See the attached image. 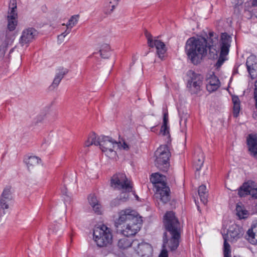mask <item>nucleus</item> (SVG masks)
I'll return each instance as SVG.
<instances>
[{"label": "nucleus", "instance_id": "obj_1", "mask_svg": "<svg viewBox=\"0 0 257 257\" xmlns=\"http://www.w3.org/2000/svg\"><path fill=\"white\" fill-rule=\"evenodd\" d=\"M231 37L226 33H222L219 41L218 36L213 32L209 33L207 40L204 38H190L186 44L185 50L188 58L194 64L201 62L209 49V57L211 59L218 58L216 66L219 68L226 60L230 44Z\"/></svg>", "mask_w": 257, "mask_h": 257}, {"label": "nucleus", "instance_id": "obj_2", "mask_svg": "<svg viewBox=\"0 0 257 257\" xmlns=\"http://www.w3.org/2000/svg\"><path fill=\"white\" fill-rule=\"evenodd\" d=\"M164 224L166 229L169 232L170 237L164 233L163 237V244L161 252L159 257H168V251L166 247L171 251L175 250L179 244L180 238L181 227L178 220L172 211L167 212L164 218Z\"/></svg>", "mask_w": 257, "mask_h": 257}, {"label": "nucleus", "instance_id": "obj_3", "mask_svg": "<svg viewBox=\"0 0 257 257\" xmlns=\"http://www.w3.org/2000/svg\"><path fill=\"white\" fill-rule=\"evenodd\" d=\"M150 181L154 184L155 189L154 195L157 201L164 204L167 203L170 199V190L166 184V177L159 173H154L151 175Z\"/></svg>", "mask_w": 257, "mask_h": 257}, {"label": "nucleus", "instance_id": "obj_4", "mask_svg": "<svg viewBox=\"0 0 257 257\" xmlns=\"http://www.w3.org/2000/svg\"><path fill=\"white\" fill-rule=\"evenodd\" d=\"M93 238L98 246H105L112 242L111 230L105 225L96 228L93 231Z\"/></svg>", "mask_w": 257, "mask_h": 257}, {"label": "nucleus", "instance_id": "obj_5", "mask_svg": "<svg viewBox=\"0 0 257 257\" xmlns=\"http://www.w3.org/2000/svg\"><path fill=\"white\" fill-rule=\"evenodd\" d=\"M136 221H142L141 217L136 210L131 208L123 209L118 212L117 217L115 219V226L118 228L127 222Z\"/></svg>", "mask_w": 257, "mask_h": 257}, {"label": "nucleus", "instance_id": "obj_6", "mask_svg": "<svg viewBox=\"0 0 257 257\" xmlns=\"http://www.w3.org/2000/svg\"><path fill=\"white\" fill-rule=\"evenodd\" d=\"M155 165L163 171H167L169 166L170 153L166 145L161 146L156 151Z\"/></svg>", "mask_w": 257, "mask_h": 257}, {"label": "nucleus", "instance_id": "obj_7", "mask_svg": "<svg viewBox=\"0 0 257 257\" xmlns=\"http://www.w3.org/2000/svg\"><path fill=\"white\" fill-rule=\"evenodd\" d=\"M120 145L111 138L103 136L100 140L98 146L108 157L113 158L116 154L115 150H117V147H120Z\"/></svg>", "mask_w": 257, "mask_h": 257}, {"label": "nucleus", "instance_id": "obj_8", "mask_svg": "<svg viewBox=\"0 0 257 257\" xmlns=\"http://www.w3.org/2000/svg\"><path fill=\"white\" fill-rule=\"evenodd\" d=\"M110 186L119 191H132V185L123 173L114 174L111 179Z\"/></svg>", "mask_w": 257, "mask_h": 257}, {"label": "nucleus", "instance_id": "obj_9", "mask_svg": "<svg viewBox=\"0 0 257 257\" xmlns=\"http://www.w3.org/2000/svg\"><path fill=\"white\" fill-rule=\"evenodd\" d=\"M13 190L10 186H6L0 197V221L2 217L6 214L14 200Z\"/></svg>", "mask_w": 257, "mask_h": 257}, {"label": "nucleus", "instance_id": "obj_10", "mask_svg": "<svg viewBox=\"0 0 257 257\" xmlns=\"http://www.w3.org/2000/svg\"><path fill=\"white\" fill-rule=\"evenodd\" d=\"M145 35L147 39L148 44L151 48H156L157 53L159 58L163 59L164 54L167 51L165 44L161 41L158 39H154L152 35L148 31H146Z\"/></svg>", "mask_w": 257, "mask_h": 257}, {"label": "nucleus", "instance_id": "obj_11", "mask_svg": "<svg viewBox=\"0 0 257 257\" xmlns=\"http://www.w3.org/2000/svg\"><path fill=\"white\" fill-rule=\"evenodd\" d=\"M9 9L7 16V27L10 31H13L16 29L18 24V14L15 0H11Z\"/></svg>", "mask_w": 257, "mask_h": 257}, {"label": "nucleus", "instance_id": "obj_12", "mask_svg": "<svg viewBox=\"0 0 257 257\" xmlns=\"http://www.w3.org/2000/svg\"><path fill=\"white\" fill-rule=\"evenodd\" d=\"M133 248L140 257H151L152 255L153 248L148 243H140L138 240H134Z\"/></svg>", "mask_w": 257, "mask_h": 257}, {"label": "nucleus", "instance_id": "obj_13", "mask_svg": "<svg viewBox=\"0 0 257 257\" xmlns=\"http://www.w3.org/2000/svg\"><path fill=\"white\" fill-rule=\"evenodd\" d=\"M142 222V220L131 221L120 226L121 233L126 236L135 235L140 230Z\"/></svg>", "mask_w": 257, "mask_h": 257}, {"label": "nucleus", "instance_id": "obj_14", "mask_svg": "<svg viewBox=\"0 0 257 257\" xmlns=\"http://www.w3.org/2000/svg\"><path fill=\"white\" fill-rule=\"evenodd\" d=\"M37 31L33 28L25 29L22 32L19 43L22 46L28 45L32 42L37 35Z\"/></svg>", "mask_w": 257, "mask_h": 257}, {"label": "nucleus", "instance_id": "obj_15", "mask_svg": "<svg viewBox=\"0 0 257 257\" xmlns=\"http://www.w3.org/2000/svg\"><path fill=\"white\" fill-rule=\"evenodd\" d=\"M190 80L188 81V86L190 89L192 93H197L200 88L202 84V77L193 71L189 72Z\"/></svg>", "mask_w": 257, "mask_h": 257}, {"label": "nucleus", "instance_id": "obj_16", "mask_svg": "<svg viewBox=\"0 0 257 257\" xmlns=\"http://www.w3.org/2000/svg\"><path fill=\"white\" fill-rule=\"evenodd\" d=\"M243 16L249 19L254 16L257 18V0H250L244 4Z\"/></svg>", "mask_w": 257, "mask_h": 257}, {"label": "nucleus", "instance_id": "obj_17", "mask_svg": "<svg viewBox=\"0 0 257 257\" xmlns=\"http://www.w3.org/2000/svg\"><path fill=\"white\" fill-rule=\"evenodd\" d=\"M246 65L251 78L253 79L257 75V58L256 56L253 55L249 56L246 60Z\"/></svg>", "mask_w": 257, "mask_h": 257}, {"label": "nucleus", "instance_id": "obj_18", "mask_svg": "<svg viewBox=\"0 0 257 257\" xmlns=\"http://www.w3.org/2000/svg\"><path fill=\"white\" fill-rule=\"evenodd\" d=\"M220 86V81L215 75L212 74L207 77L206 80V87L208 92H214L217 90Z\"/></svg>", "mask_w": 257, "mask_h": 257}, {"label": "nucleus", "instance_id": "obj_19", "mask_svg": "<svg viewBox=\"0 0 257 257\" xmlns=\"http://www.w3.org/2000/svg\"><path fill=\"white\" fill-rule=\"evenodd\" d=\"M248 150L251 155L257 158V136L249 135L247 140Z\"/></svg>", "mask_w": 257, "mask_h": 257}, {"label": "nucleus", "instance_id": "obj_20", "mask_svg": "<svg viewBox=\"0 0 257 257\" xmlns=\"http://www.w3.org/2000/svg\"><path fill=\"white\" fill-rule=\"evenodd\" d=\"M24 162L29 170L33 169L41 163V159L36 156H29L26 158Z\"/></svg>", "mask_w": 257, "mask_h": 257}, {"label": "nucleus", "instance_id": "obj_21", "mask_svg": "<svg viewBox=\"0 0 257 257\" xmlns=\"http://www.w3.org/2000/svg\"><path fill=\"white\" fill-rule=\"evenodd\" d=\"M67 71L63 68H60L58 70L51 87L56 88L60 83L61 80L66 74Z\"/></svg>", "mask_w": 257, "mask_h": 257}, {"label": "nucleus", "instance_id": "obj_22", "mask_svg": "<svg viewBox=\"0 0 257 257\" xmlns=\"http://www.w3.org/2000/svg\"><path fill=\"white\" fill-rule=\"evenodd\" d=\"M120 0H107L104 4V12L106 14L111 13Z\"/></svg>", "mask_w": 257, "mask_h": 257}, {"label": "nucleus", "instance_id": "obj_23", "mask_svg": "<svg viewBox=\"0 0 257 257\" xmlns=\"http://www.w3.org/2000/svg\"><path fill=\"white\" fill-rule=\"evenodd\" d=\"M232 101L233 103V115L237 117L240 110V101L237 96H232Z\"/></svg>", "mask_w": 257, "mask_h": 257}, {"label": "nucleus", "instance_id": "obj_24", "mask_svg": "<svg viewBox=\"0 0 257 257\" xmlns=\"http://www.w3.org/2000/svg\"><path fill=\"white\" fill-rule=\"evenodd\" d=\"M248 241L252 244L257 245V225L247 231Z\"/></svg>", "mask_w": 257, "mask_h": 257}, {"label": "nucleus", "instance_id": "obj_25", "mask_svg": "<svg viewBox=\"0 0 257 257\" xmlns=\"http://www.w3.org/2000/svg\"><path fill=\"white\" fill-rule=\"evenodd\" d=\"M117 245L119 248L122 249H126L130 246L134 248V240L123 237L118 240Z\"/></svg>", "mask_w": 257, "mask_h": 257}, {"label": "nucleus", "instance_id": "obj_26", "mask_svg": "<svg viewBox=\"0 0 257 257\" xmlns=\"http://www.w3.org/2000/svg\"><path fill=\"white\" fill-rule=\"evenodd\" d=\"M100 55L102 58H108L110 55V48L107 44L101 45L99 50Z\"/></svg>", "mask_w": 257, "mask_h": 257}, {"label": "nucleus", "instance_id": "obj_27", "mask_svg": "<svg viewBox=\"0 0 257 257\" xmlns=\"http://www.w3.org/2000/svg\"><path fill=\"white\" fill-rule=\"evenodd\" d=\"M100 141L97 139L96 134L92 132L88 135L87 140L85 142V146L89 147L91 145H94L95 146H98L99 144Z\"/></svg>", "mask_w": 257, "mask_h": 257}, {"label": "nucleus", "instance_id": "obj_28", "mask_svg": "<svg viewBox=\"0 0 257 257\" xmlns=\"http://www.w3.org/2000/svg\"><path fill=\"white\" fill-rule=\"evenodd\" d=\"M198 194L200 197V201L205 205L207 202V193L206 187L205 185H202L199 186L198 189Z\"/></svg>", "mask_w": 257, "mask_h": 257}, {"label": "nucleus", "instance_id": "obj_29", "mask_svg": "<svg viewBox=\"0 0 257 257\" xmlns=\"http://www.w3.org/2000/svg\"><path fill=\"white\" fill-rule=\"evenodd\" d=\"M228 234L230 236V238L233 239L239 238L241 235L239 228L236 225L230 227L228 231Z\"/></svg>", "mask_w": 257, "mask_h": 257}, {"label": "nucleus", "instance_id": "obj_30", "mask_svg": "<svg viewBox=\"0 0 257 257\" xmlns=\"http://www.w3.org/2000/svg\"><path fill=\"white\" fill-rule=\"evenodd\" d=\"M122 192L120 194L119 199L116 198L113 200L111 203V205L112 206H116V205L119 204V201L125 202L129 198L128 193L131 191H121Z\"/></svg>", "mask_w": 257, "mask_h": 257}, {"label": "nucleus", "instance_id": "obj_31", "mask_svg": "<svg viewBox=\"0 0 257 257\" xmlns=\"http://www.w3.org/2000/svg\"><path fill=\"white\" fill-rule=\"evenodd\" d=\"M188 117L187 113H183L180 115V130L182 133H184L185 136L187 134V121Z\"/></svg>", "mask_w": 257, "mask_h": 257}, {"label": "nucleus", "instance_id": "obj_32", "mask_svg": "<svg viewBox=\"0 0 257 257\" xmlns=\"http://www.w3.org/2000/svg\"><path fill=\"white\" fill-rule=\"evenodd\" d=\"M236 211V215L240 219L246 218L248 216V211L242 206L237 205Z\"/></svg>", "mask_w": 257, "mask_h": 257}, {"label": "nucleus", "instance_id": "obj_33", "mask_svg": "<svg viewBox=\"0 0 257 257\" xmlns=\"http://www.w3.org/2000/svg\"><path fill=\"white\" fill-rule=\"evenodd\" d=\"M249 185L247 183H244L240 187L238 191V194L240 197H243L248 195Z\"/></svg>", "mask_w": 257, "mask_h": 257}, {"label": "nucleus", "instance_id": "obj_34", "mask_svg": "<svg viewBox=\"0 0 257 257\" xmlns=\"http://www.w3.org/2000/svg\"><path fill=\"white\" fill-rule=\"evenodd\" d=\"M79 15H75L71 17L68 23L66 25L67 29L71 31V28L75 26L79 20Z\"/></svg>", "mask_w": 257, "mask_h": 257}, {"label": "nucleus", "instance_id": "obj_35", "mask_svg": "<svg viewBox=\"0 0 257 257\" xmlns=\"http://www.w3.org/2000/svg\"><path fill=\"white\" fill-rule=\"evenodd\" d=\"M169 127L167 124H162L160 133L162 134L163 136H167L169 134Z\"/></svg>", "mask_w": 257, "mask_h": 257}, {"label": "nucleus", "instance_id": "obj_36", "mask_svg": "<svg viewBox=\"0 0 257 257\" xmlns=\"http://www.w3.org/2000/svg\"><path fill=\"white\" fill-rule=\"evenodd\" d=\"M70 32V30L66 29V30L62 33L60 35L58 36V42L59 44L62 43L64 40L65 37Z\"/></svg>", "mask_w": 257, "mask_h": 257}, {"label": "nucleus", "instance_id": "obj_37", "mask_svg": "<svg viewBox=\"0 0 257 257\" xmlns=\"http://www.w3.org/2000/svg\"><path fill=\"white\" fill-rule=\"evenodd\" d=\"M248 195H251L252 197L255 199H257V188L249 185Z\"/></svg>", "mask_w": 257, "mask_h": 257}, {"label": "nucleus", "instance_id": "obj_38", "mask_svg": "<svg viewBox=\"0 0 257 257\" xmlns=\"http://www.w3.org/2000/svg\"><path fill=\"white\" fill-rule=\"evenodd\" d=\"M92 207L93 208V210L96 213H97V214H101L102 209L101 205L99 203L92 206Z\"/></svg>", "mask_w": 257, "mask_h": 257}, {"label": "nucleus", "instance_id": "obj_39", "mask_svg": "<svg viewBox=\"0 0 257 257\" xmlns=\"http://www.w3.org/2000/svg\"><path fill=\"white\" fill-rule=\"evenodd\" d=\"M88 200L91 206L98 203L96 196L94 195H90L88 197Z\"/></svg>", "mask_w": 257, "mask_h": 257}, {"label": "nucleus", "instance_id": "obj_40", "mask_svg": "<svg viewBox=\"0 0 257 257\" xmlns=\"http://www.w3.org/2000/svg\"><path fill=\"white\" fill-rule=\"evenodd\" d=\"M118 144H120V147H117V149H122L124 150H128L129 149L128 145L124 142L121 143L120 142H118Z\"/></svg>", "mask_w": 257, "mask_h": 257}, {"label": "nucleus", "instance_id": "obj_41", "mask_svg": "<svg viewBox=\"0 0 257 257\" xmlns=\"http://www.w3.org/2000/svg\"><path fill=\"white\" fill-rule=\"evenodd\" d=\"M168 123V115L167 112L164 113L163 116V124H167Z\"/></svg>", "mask_w": 257, "mask_h": 257}, {"label": "nucleus", "instance_id": "obj_42", "mask_svg": "<svg viewBox=\"0 0 257 257\" xmlns=\"http://www.w3.org/2000/svg\"><path fill=\"white\" fill-rule=\"evenodd\" d=\"M5 38H6V40L5 41V42L3 44V47H7L9 45V42H10V40H9V38H8V34H6L5 35Z\"/></svg>", "mask_w": 257, "mask_h": 257}, {"label": "nucleus", "instance_id": "obj_43", "mask_svg": "<svg viewBox=\"0 0 257 257\" xmlns=\"http://www.w3.org/2000/svg\"><path fill=\"white\" fill-rule=\"evenodd\" d=\"M62 193L63 195H66L67 194V188L65 186L62 189Z\"/></svg>", "mask_w": 257, "mask_h": 257}, {"label": "nucleus", "instance_id": "obj_44", "mask_svg": "<svg viewBox=\"0 0 257 257\" xmlns=\"http://www.w3.org/2000/svg\"><path fill=\"white\" fill-rule=\"evenodd\" d=\"M198 161L200 162V165H203V161L202 160H201L200 159H199Z\"/></svg>", "mask_w": 257, "mask_h": 257}, {"label": "nucleus", "instance_id": "obj_45", "mask_svg": "<svg viewBox=\"0 0 257 257\" xmlns=\"http://www.w3.org/2000/svg\"><path fill=\"white\" fill-rule=\"evenodd\" d=\"M241 3H242V2L239 3V2H238L237 4H236V5H240Z\"/></svg>", "mask_w": 257, "mask_h": 257}, {"label": "nucleus", "instance_id": "obj_46", "mask_svg": "<svg viewBox=\"0 0 257 257\" xmlns=\"http://www.w3.org/2000/svg\"><path fill=\"white\" fill-rule=\"evenodd\" d=\"M154 127H152L151 128V131H153V129H154Z\"/></svg>", "mask_w": 257, "mask_h": 257}, {"label": "nucleus", "instance_id": "obj_47", "mask_svg": "<svg viewBox=\"0 0 257 257\" xmlns=\"http://www.w3.org/2000/svg\"><path fill=\"white\" fill-rule=\"evenodd\" d=\"M198 210H199V207L197 205Z\"/></svg>", "mask_w": 257, "mask_h": 257}, {"label": "nucleus", "instance_id": "obj_48", "mask_svg": "<svg viewBox=\"0 0 257 257\" xmlns=\"http://www.w3.org/2000/svg\"><path fill=\"white\" fill-rule=\"evenodd\" d=\"M1 47L2 46H0V52L1 51Z\"/></svg>", "mask_w": 257, "mask_h": 257}]
</instances>
